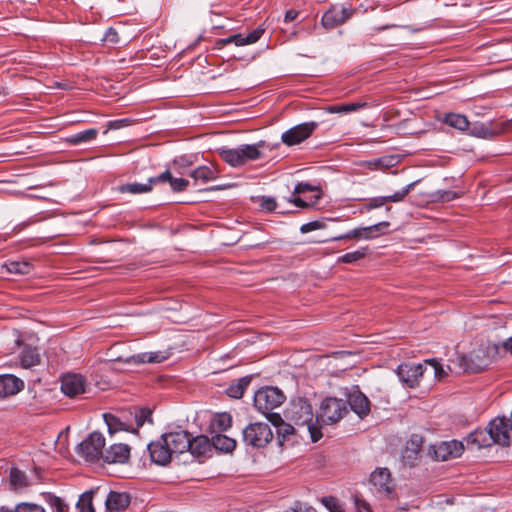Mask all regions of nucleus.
<instances>
[{"label": "nucleus", "mask_w": 512, "mask_h": 512, "mask_svg": "<svg viewBox=\"0 0 512 512\" xmlns=\"http://www.w3.org/2000/svg\"><path fill=\"white\" fill-rule=\"evenodd\" d=\"M162 437L173 454H182L189 447L190 435L184 430L168 432L163 434Z\"/></svg>", "instance_id": "dca6fc26"}, {"label": "nucleus", "mask_w": 512, "mask_h": 512, "mask_svg": "<svg viewBox=\"0 0 512 512\" xmlns=\"http://www.w3.org/2000/svg\"><path fill=\"white\" fill-rule=\"evenodd\" d=\"M211 439L207 436L200 435L195 438L189 437V450L193 455L203 456L211 449Z\"/></svg>", "instance_id": "c85d7f7f"}, {"label": "nucleus", "mask_w": 512, "mask_h": 512, "mask_svg": "<svg viewBox=\"0 0 512 512\" xmlns=\"http://www.w3.org/2000/svg\"><path fill=\"white\" fill-rule=\"evenodd\" d=\"M92 500L93 491L83 493L76 504L78 512H94Z\"/></svg>", "instance_id": "4c0bfd02"}, {"label": "nucleus", "mask_w": 512, "mask_h": 512, "mask_svg": "<svg viewBox=\"0 0 512 512\" xmlns=\"http://www.w3.org/2000/svg\"><path fill=\"white\" fill-rule=\"evenodd\" d=\"M103 41L109 44H116L119 42L118 32L114 28H109L104 36Z\"/></svg>", "instance_id": "5fc2aeb1"}, {"label": "nucleus", "mask_w": 512, "mask_h": 512, "mask_svg": "<svg viewBox=\"0 0 512 512\" xmlns=\"http://www.w3.org/2000/svg\"><path fill=\"white\" fill-rule=\"evenodd\" d=\"M502 347L512 354V337L502 343Z\"/></svg>", "instance_id": "e2e57ef3"}, {"label": "nucleus", "mask_w": 512, "mask_h": 512, "mask_svg": "<svg viewBox=\"0 0 512 512\" xmlns=\"http://www.w3.org/2000/svg\"><path fill=\"white\" fill-rule=\"evenodd\" d=\"M385 199L386 198H384V196L374 197V198L370 199L369 202L366 204V208L368 210H372L375 208L382 207L383 205L386 204Z\"/></svg>", "instance_id": "4d7b16f0"}, {"label": "nucleus", "mask_w": 512, "mask_h": 512, "mask_svg": "<svg viewBox=\"0 0 512 512\" xmlns=\"http://www.w3.org/2000/svg\"><path fill=\"white\" fill-rule=\"evenodd\" d=\"M348 403L353 412L361 419L368 416L371 411V404L367 396L358 388L353 389L348 395Z\"/></svg>", "instance_id": "a211bd4d"}, {"label": "nucleus", "mask_w": 512, "mask_h": 512, "mask_svg": "<svg viewBox=\"0 0 512 512\" xmlns=\"http://www.w3.org/2000/svg\"><path fill=\"white\" fill-rule=\"evenodd\" d=\"M318 126L314 121L298 124L282 133L281 140L287 146L298 145L308 139Z\"/></svg>", "instance_id": "9d476101"}, {"label": "nucleus", "mask_w": 512, "mask_h": 512, "mask_svg": "<svg viewBox=\"0 0 512 512\" xmlns=\"http://www.w3.org/2000/svg\"><path fill=\"white\" fill-rule=\"evenodd\" d=\"M116 360L128 364L160 363L164 360V356L160 352H144L127 358L118 357Z\"/></svg>", "instance_id": "393cba45"}, {"label": "nucleus", "mask_w": 512, "mask_h": 512, "mask_svg": "<svg viewBox=\"0 0 512 512\" xmlns=\"http://www.w3.org/2000/svg\"><path fill=\"white\" fill-rule=\"evenodd\" d=\"M104 420L108 426V431L110 434H114L118 431H134L131 424L126 423L121 420L119 416L114 414H104Z\"/></svg>", "instance_id": "c756f323"}, {"label": "nucleus", "mask_w": 512, "mask_h": 512, "mask_svg": "<svg viewBox=\"0 0 512 512\" xmlns=\"http://www.w3.org/2000/svg\"><path fill=\"white\" fill-rule=\"evenodd\" d=\"M130 504V495L126 492L111 491L105 500V505L109 511H120L127 508Z\"/></svg>", "instance_id": "b1692460"}, {"label": "nucleus", "mask_w": 512, "mask_h": 512, "mask_svg": "<svg viewBox=\"0 0 512 512\" xmlns=\"http://www.w3.org/2000/svg\"><path fill=\"white\" fill-rule=\"evenodd\" d=\"M365 103H348L329 106L326 110L329 113H350L364 107Z\"/></svg>", "instance_id": "58836bf2"}, {"label": "nucleus", "mask_w": 512, "mask_h": 512, "mask_svg": "<svg viewBox=\"0 0 512 512\" xmlns=\"http://www.w3.org/2000/svg\"><path fill=\"white\" fill-rule=\"evenodd\" d=\"M354 503L357 512H372L369 503L366 502L364 499L355 497Z\"/></svg>", "instance_id": "6e6d98bb"}, {"label": "nucleus", "mask_w": 512, "mask_h": 512, "mask_svg": "<svg viewBox=\"0 0 512 512\" xmlns=\"http://www.w3.org/2000/svg\"><path fill=\"white\" fill-rule=\"evenodd\" d=\"M20 365L24 369H29L40 364L41 356L34 347L25 346L19 355Z\"/></svg>", "instance_id": "cd10ccee"}, {"label": "nucleus", "mask_w": 512, "mask_h": 512, "mask_svg": "<svg viewBox=\"0 0 512 512\" xmlns=\"http://www.w3.org/2000/svg\"><path fill=\"white\" fill-rule=\"evenodd\" d=\"M50 505L53 509V512H67V505L59 498L52 497L50 499Z\"/></svg>", "instance_id": "864d4df0"}, {"label": "nucleus", "mask_w": 512, "mask_h": 512, "mask_svg": "<svg viewBox=\"0 0 512 512\" xmlns=\"http://www.w3.org/2000/svg\"><path fill=\"white\" fill-rule=\"evenodd\" d=\"M443 122L459 131H466L470 124L465 115L457 113L445 114Z\"/></svg>", "instance_id": "473e14b6"}, {"label": "nucleus", "mask_w": 512, "mask_h": 512, "mask_svg": "<svg viewBox=\"0 0 512 512\" xmlns=\"http://www.w3.org/2000/svg\"><path fill=\"white\" fill-rule=\"evenodd\" d=\"M464 446L457 440L444 441L435 446L434 454L437 460L447 461L460 457Z\"/></svg>", "instance_id": "f3484780"}, {"label": "nucleus", "mask_w": 512, "mask_h": 512, "mask_svg": "<svg viewBox=\"0 0 512 512\" xmlns=\"http://www.w3.org/2000/svg\"><path fill=\"white\" fill-rule=\"evenodd\" d=\"M264 34V29L257 27L246 36L243 34H233L227 38L219 39L216 41L218 49L223 48L225 45L234 43L236 46H244L256 43Z\"/></svg>", "instance_id": "4468645a"}, {"label": "nucleus", "mask_w": 512, "mask_h": 512, "mask_svg": "<svg viewBox=\"0 0 512 512\" xmlns=\"http://www.w3.org/2000/svg\"><path fill=\"white\" fill-rule=\"evenodd\" d=\"M169 178V171L166 170L156 177H150L147 183H127L118 187L120 193L144 194L151 192L153 186L160 182H165Z\"/></svg>", "instance_id": "ddd939ff"}, {"label": "nucleus", "mask_w": 512, "mask_h": 512, "mask_svg": "<svg viewBox=\"0 0 512 512\" xmlns=\"http://www.w3.org/2000/svg\"><path fill=\"white\" fill-rule=\"evenodd\" d=\"M259 206L268 212H272L276 209L277 203L273 197L263 196L260 198Z\"/></svg>", "instance_id": "09e8293b"}, {"label": "nucleus", "mask_w": 512, "mask_h": 512, "mask_svg": "<svg viewBox=\"0 0 512 512\" xmlns=\"http://www.w3.org/2000/svg\"><path fill=\"white\" fill-rule=\"evenodd\" d=\"M315 188H313L308 183H298L294 188V194H302L308 191H313Z\"/></svg>", "instance_id": "bf43d9fd"}, {"label": "nucleus", "mask_w": 512, "mask_h": 512, "mask_svg": "<svg viewBox=\"0 0 512 512\" xmlns=\"http://www.w3.org/2000/svg\"><path fill=\"white\" fill-rule=\"evenodd\" d=\"M368 247H361L353 252H348L337 259L338 263L351 264L363 259L368 254Z\"/></svg>", "instance_id": "c9c22d12"}, {"label": "nucleus", "mask_w": 512, "mask_h": 512, "mask_svg": "<svg viewBox=\"0 0 512 512\" xmlns=\"http://www.w3.org/2000/svg\"><path fill=\"white\" fill-rule=\"evenodd\" d=\"M285 401V395L276 387H264L254 395V405L262 414H268Z\"/></svg>", "instance_id": "39448f33"}, {"label": "nucleus", "mask_w": 512, "mask_h": 512, "mask_svg": "<svg viewBox=\"0 0 512 512\" xmlns=\"http://www.w3.org/2000/svg\"><path fill=\"white\" fill-rule=\"evenodd\" d=\"M321 502L330 512H344L339 500L333 496L323 497Z\"/></svg>", "instance_id": "37998d69"}, {"label": "nucleus", "mask_w": 512, "mask_h": 512, "mask_svg": "<svg viewBox=\"0 0 512 512\" xmlns=\"http://www.w3.org/2000/svg\"><path fill=\"white\" fill-rule=\"evenodd\" d=\"M297 16H298V12L297 11H295V10H288L285 13V22H291V21L295 20Z\"/></svg>", "instance_id": "052dcab7"}, {"label": "nucleus", "mask_w": 512, "mask_h": 512, "mask_svg": "<svg viewBox=\"0 0 512 512\" xmlns=\"http://www.w3.org/2000/svg\"><path fill=\"white\" fill-rule=\"evenodd\" d=\"M390 226V223L387 221L379 222L377 224L367 226V227H359L348 231L345 234L338 235L332 237L329 240H321V243L327 241H340V240H351V239H373L380 234L384 233V229H387Z\"/></svg>", "instance_id": "0eeeda50"}, {"label": "nucleus", "mask_w": 512, "mask_h": 512, "mask_svg": "<svg viewBox=\"0 0 512 512\" xmlns=\"http://www.w3.org/2000/svg\"><path fill=\"white\" fill-rule=\"evenodd\" d=\"M346 401L338 398L327 397L320 405V416L327 424H334L341 420L347 413Z\"/></svg>", "instance_id": "6e6552de"}, {"label": "nucleus", "mask_w": 512, "mask_h": 512, "mask_svg": "<svg viewBox=\"0 0 512 512\" xmlns=\"http://www.w3.org/2000/svg\"><path fill=\"white\" fill-rule=\"evenodd\" d=\"M130 456V448L127 444H112L104 453V461L107 463H125Z\"/></svg>", "instance_id": "4be33fe9"}, {"label": "nucleus", "mask_w": 512, "mask_h": 512, "mask_svg": "<svg viewBox=\"0 0 512 512\" xmlns=\"http://www.w3.org/2000/svg\"><path fill=\"white\" fill-rule=\"evenodd\" d=\"M297 207L304 208L307 207L308 204L300 197H293L291 200Z\"/></svg>", "instance_id": "680f3d73"}, {"label": "nucleus", "mask_w": 512, "mask_h": 512, "mask_svg": "<svg viewBox=\"0 0 512 512\" xmlns=\"http://www.w3.org/2000/svg\"><path fill=\"white\" fill-rule=\"evenodd\" d=\"M211 445L222 452H232L236 447V440L223 434H215L211 438Z\"/></svg>", "instance_id": "2f4dec72"}, {"label": "nucleus", "mask_w": 512, "mask_h": 512, "mask_svg": "<svg viewBox=\"0 0 512 512\" xmlns=\"http://www.w3.org/2000/svg\"><path fill=\"white\" fill-rule=\"evenodd\" d=\"M212 427L215 430L225 431L232 425V417L229 413H218L212 420Z\"/></svg>", "instance_id": "e433bc0d"}, {"label": "nucleus", "mask_w": 512, "mask_h": 512, "mask_svg": "<svg viewBox=\"0 0 512 512\" xmlns=\"http://www.w3.org/2000/svg\"><path fill=\"white\" fill-rule=\"evenodd\" d=\"M252 377L251 376H244L237 381L231 383L228 388L226 389V394L235 399H239L243 396L245 390L251 383Z\"/></svg>", "instance_id": "7c9ffc66"}, {"label": "nucleus", "mask_w": 512, "mask_h": 512, "mask_svg": "<svg viewBox=\"0 0 512 512\" xmlns=\"http://www.w3.org/2000/svg\"><path fill=\"white\" fill-rule=\"evenodd\" d=\"M14 512H45V510L38 504L23 502L15 507Z\"/></svg>", "instance_id": "49530a36"}, {"label": "nucleus", "mask_w": 512, "mask_h": 512, "mask_svg": "<svg viewBox=\"0 0 512 512\" xmlns=\"http://www.w3.org/2000/svg\"><path fill=\"white\" fill-rule=\"evenodd\" d=\"M135 420L138 427L143 426L145 422H152L151 410L148 408L139 409V411L135 413Z\"/></svg>", "instance_id": "de8ad7c7"}, {"label": "nucleus", "mask_w": 512, "mask_h": 512, "mask_svg": "<svg viewBox=\"0 0 512 512\" xmlns=\"http://www.w3.org/2000/svg\"><path fill=\"white\" fill-rule=\"evenodd\" d=\"M498 354V344L482 341L467 354L457 356L455 363L465 373H479L487 369Z\"/></svg>", "instance_id": "f03ea898"}, {"label": "nucleus", "mask_w": 512, "mask_h": 512, "mask_svg": "<svg viewBox=\"0 0 512 512\" xmlns=\"http://www.w3.org/2000/svg\"><path fill=\"white\" fill-rule=\"evenodd\" d=\"M263 146V142H258L255 144H242L236 148L221 147L217 149V153L228 165L239 167L250 161L260 159L263 155L261 151Z\"/></svg>", "instance_id": "7ed1b4c3"}, {"label": "nucleus", "mask_w": 512, "mask_h": 512, "mask_svg": "<svg viewBox=\"0 0 512 512\" xmlns=\"http://www.w3.org/2000/svg\"><path fill=\"white\" fill-rule=\"evenodd\" d=\"M98 135V130L95 128L87 129L69 136L66 141L70 144L77 145L94 140Z\"/></svg>", "instance_id": "72a5a7b5"}, {"label": "nucleus", "mask_w": 512, "mask_h": 512, "mask_svg": "<svg viewBox=\"0 0 512 512\" xmlns=\"http://www.w3.org/2000/svg\"><path fill=\"white\" fill-rule=\"evenodd\" d=\"M350 15L345 7L333 6L323 14L321 22L325 28L332 29L343 24Z\"/></svg>", "instance_id": "aec40b11"}, {"label": "nucleus", "mask_w": 512, "mask_h": 512, "mask_svg": "<svg viewBox=\"0 0 512 512\" xmlns=\"http://www.w3.org/2000/svg\"><path fill=\"white\" fill-rule=\"evenodd\" d=\"M9 273L27 275L32 271V264L28 261H10L5 264Z\"/></svg>", "instance_id": "f704fd0d"}, {"label": "nucleus", "mask_w": 512, "mask_h": 512, "mask_svg": "<svg viewBox=\"0 0 512 512\" xmlns=\"http://www.w3.org/2000/svg\"><path fill=\"white\" fill-rule=\"evenodd\" d=\"M286 417L296 426L298 433L308 434L312 442L322 438L318 416L314 414L312 405L307 399L301 397L293 399L286 410Z\"/></svg>", "instance_id": "f257e3e1"}, {"label": "nucleus", "mask_w": 512, "mask_h": 512, "mask_svg": "<svg viewBox=\"0 0 512 512\" xmlns=\"http://www.w3.org/2000/svg\"><path fill=\"white\" fill-rule=\"evenodd\" d=\"M416 183H417L416 181L412 182V183L408 184L407 186H405L402 190L397 191L392 195L384 196V198H386L385 203L403 201L404 198L410 193V191L413 190Z\"/></svg>", "instance_id": "a19ab883"}, {"label": "nucleus", "mask_w": 512, "mask_h": 512, "mask_svg": "<svg viewBox=\"0 0 512 512\" xmlns=\"http://www.w3.org/2000/svg\"><path fill=\"white\" fill-rule=\"evenodd\" d=\"M148 451L151 457V460L158 465H166L171 461L172 452L168 445H166V441L161 436L159 440L151 442L148 444Z\"/></svg>", "instance_id": "6ab92c4d"}, {"label": "nucleus", "mask_w": 512, "mask_h": 512, "mask_svg": "<svg viewBox=\"0 0 512 512\" xmlns=\"http://www.w3.org/2000/svg\"><path fill=\"white\" fill-rule=\"evenodd\" d=\"M24 389L22 379L12 374L0 375V397L6 398L16 395Z\"/></svg>", "instance_id": "412c9836"}, {"label": "nucleus", "mask_w": 512, "mask_h": 512, "mask_svg": "<svg viewBox=\"0 0 512 512\" xmlns=\"http://www.w3.org/2000/svg\"><path fill=\"white\" fill-rule=\"evenodd\" d=\"M325 227V224L321 221H312V222H308V223H305L303 224L301 227H300V231L302 233H308L310 231H314V230H318V229H323Z\"/></svg>", "instance_id": "603ef678"}, {"label": "nucleus", "mask_w": 512, "mask_h": 512, "mask_svg": "<svg viewBox=\"0 0 512 512\" xmlns=\"http://www.w3.org/2000/svg\"><path fill=\"white\" fill-rule=\"evenodd\" d=\"M126 120L115 121L110 123L111 128H118L120 123H124Z\"/></svg>", "instance_id": "69168bd1"}, {"label": "nucleus", "mask_w": 512, "mask_h": 512, "mask_svg": "<svg viewBox=\"0 0 512 512\" xmlns=\"http://www.w3.org/2000/svg\"><path fill=\"white\" fill-rule=\"evenodd\" d=\"M86 380L80 374H66L61 380V391L69 396L75 397L85 392Z\"/></svg>", "instance_id": "2eb2a0df"}, {"label": "nucleus", "mask_w": 512, "mask_h": 512, "mask_svg": "<svg viewBox=\"0 0 512 512\" xmlns=\"http://www.w3.org/2000/svg\"><path fill=\"white\" fill-rule=\"evenodd\" d=\"M490 433L495 444L509 446L512 443V419L506 416L490 421Z\"/></svg>", "instance_id": "9b49d317"}, {"label": "nucleus", "mask_w": 512, "mask_h": 512, "mask_svg": "<svg viewBox=\"0 0 512 512\" xmlns=\"http://www.w3.org/2000/svg\"><path fill=\"white\" fill-rule=\"evenodd\" d=\"M165 182H169L173 191L181 192L186 190L189 185V181L184 178H173L171 173L169 172V178L166 179Z\"/></svg>", "instance_id": "c03bdc74"}, {"label": "nucleus", "mask_w": 512, "mask_h": 512, "mask_svg": "<svg viewBox=\"0 0 512 512\" xmlns=\"http://www.w3.org/2000/svg\"><path fill=\"white\" fill-rule=\"evenodd\" d=\"M369 481L375 492L382 496H391L394 492L395 485L387 468H376Z\"/></svg>", "instance_id": "f8f14e48"}, {"label": "nucleus", "mask_w": 512, "mask_h": 512, "mask_svg": "<svg viewBox=\"0 0 512 512\" xmlns=\"http://www.w3.org/2000/svg\"><path fill=\"white\" fill-rule=\"evenodd\" d=\"M396 373L405 387L416 388L427 373V367L423 363H402L397 367Z\"/></svg>", "instance_id": "423d86ee"}, {"label": "nucleus", "mask_w": 512, "mask_h": 512, "mask_svg": "<svg viewBox=\"0 0 512 512\" xmlns=\"http://www.w3.org/2000/svg\"><path fill=\"white\" fill-rule=\"evenodd\" d=\"M461 195V192L451 190H437L436 192H434L433 197L435 201L450 202L454 199L461 197Z\"/></svg>", "instance_id": "79ce46f5"}, {"label": "nucleus", "mask_w": 512, "mask_h": 512, "mask_svg": "<svg viewBox=\"0 0 512 512\" xmlns=\"http://www.w3.org/2000/svg\"><path fill=\"white\" fill-rule=\"evenodd\" d=\"M30 483L25 472L19 468L12 467L9 474L10 489L15 492H23L29 487Z\"/></svg>", "instance_id": "a878e982"}, {"label": "nucleus", "mask_w": 512, "mask_h": 512, "mask_svg": "<svg viewBox=\"0 0 512 512\" xmlns=\"http://www.w3.org/2000/svg\"><path fill=\"white\" fill-rule=\"evenodd\" d=\"M362 165L369 170H377L382 167H388V164L386 163V160L384 158L366 161V162H363Z\"/></svg>", "instance_id": "3c124183"}, {"label": "nucleus", "mask_w": 512, "mask_h": 512, "mask_svg": "<svg viewBox=\"0 0 512 512\" xmlns=\"http://www.w3.org/2000/svg\"><path fill=\"white\" fill-rule=\"evenodd\" d=\"M218 175H219V171L213 165L199 166L190 172V176L195 181H200L202 183L213 181L218 178Z\"/></svg>", "instance_id": "bb28decb"}, {"label": "nucleus", "mask_w": 512, "mask_h": 512, "mask_svg": "<svg viewBox=\"0 0 512 512\" xmlns=\"http://www.w3.org/2000/svg\"><path fill=\"white\" fill-rule=\"evenodd\" d=\"M272 439L273 431L267 423H251L242 431V442L251 448H264L272 441Z\"/></svg>", "instance_id": "20e7f679"}, {"label": "nucleus", "mask_w": 512, "mask_h": 512, "mask_svg": "<svg viewBox=\"0 0 512 512\" xmlns=\"http://www.w3.org/2000/svg\"><path fill=\"white\" fill-rule=\"evenodd\" d=\"M0 512H14V510H9V509H6L4 507H1L0 508Z\"/></svg>", "instance_id": "338daca9"}, {"label": "nucleus", "mask_w": 512, "mask_h": 512, "mask_svg": "<svg viewBox=\"0 0 512 512\" xmlns=\"http://www.w3.org/2000/svg\"><path fill=\"white\" fill-rule=\"evenodd\" d=\"M104 446V436L99 432H93L80 444L79 453L87 461L104 459Z\"/></svg>", "instance_id": "1a4fd4ad"}, {"label": "nucleus", "mask_w": 512, "mask_h": 512, "mask_svg": "<svg viewBox=\"0 0 512 512\" xmlns=\"http://www.w3.org/2000/svg\"><path fill=\"white\" fill-rule=\"evenodd\" d=\"M276 429H277L278 436L282 437L283 439H286L290 435L297 432V428L292 422L287 423L284 421V422L280 423V425Z\"/></svg>", "instance_id": "a18cd8bd"}, {"label": "nucleus", "mask_w": 512, "mask_h": 512, "mask_svg": "<svg viewBox=\"0 0 512 512\" xmlns=\"http://www.w3.org/2000/svg\"><path fill=\"white\" fill-rule=\"evenodd\" d=\"M423 364L427 367V373L433 375L435 378L441 379L446 375L442 365L436 359H427Z\"/></svg>", "instance_id": "ea45409f"}, {"label": "nucleus", "mask_w": 512, "mask_h": 512, "mask_svg": "<svg viewBox=\"0 0 512 512\" xmlns=\"http://www.w3.org/2000/svg\"><path fill=\"white\" fill-rule=\"evenodd\" d=\"M471 134L476 137H480V138L492 137L491 131L487 127H485L483 124L474 125L471 130Z\"/></svg>", "instance_id": "8fccbe9b"}, {"label": "nucleus", "mask_w": 512, "mask_h": 512, "mask_svg": "<svg viewBox=\"0 0 512 512\" xmlns=\"http://www.w3.org/2000/svg\"><path fill=\"white\" fill-rule=\"evenodd\" d=\"M267 419L277 428L280 423L284 422V420L282 419V417L280 416V414L278 413H272V412H268V414H264Z\"/></svg>", "instance_id": "13d9d810"}, {"label": "nucleus", "mask_w": 512, "mask_h": 512, "mask_svg": "<svg viewBox=\"0 0 512 512\" xmlns=\"http://www.w3.org/2000/svg\"><path fill=\"white\" fill-rule=\"evenodd\" d=\"M285 512H301L300 510H297V509H290V510H287ZM306 512H316L315 509H313L312 507H309L306 509Z\"/></svg>", "instance_id": "0e129e2a"}, {"label": "nucleus", "mask_w": 512, "mask_h": 512, "mask_svg": "<svg viewBox=\"0 0 512 512\" xmlns=\"http://www.w3.org/2000/svg\"><path fill=\"white\" fill-rule=\"evenodd\" d=\"M467 443L475 446L477 449L495 444L492 434L490 433V424L488 428L476 429L471 432L467 438Z\"/></svg>", "instance_id": "5701e85b"}]
</instances>
